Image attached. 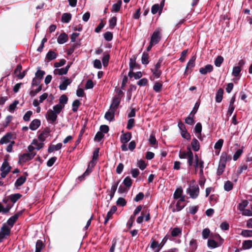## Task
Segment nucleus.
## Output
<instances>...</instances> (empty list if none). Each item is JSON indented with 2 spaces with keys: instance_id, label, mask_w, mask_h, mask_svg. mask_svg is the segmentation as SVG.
Returning <instances> with one entry per match:
<instances>
[{
  "instance_id": "nucleus-1",
  "label": "nucleus",
  "mask_w": 252,
  "mask_h": 252,
  "mask_svg": "<svg viewBox=\"0 0 252 252\" xmlns=\"http://www.w3.org/2000/svg\"><path fill=\"white\" fill-rule=\"evenodd\" d=\"M161 31L160 29L157 28L152 33L150 42L155 45L157 44L161 39Z\"/></svg>"
},
{
  "instance_id": "nucleus-2",
  "label": "nucleus",
  "mask_w": 252,
  "mask_h": 252,
  "mask_svg": "<svg viewBox=\"0 0 252 252\" xmlns=\"http://www.w3.org/2000/svg\"><path fill=\"white\" fill-rule=\"evenodd\" d=\"M187 192L189 194L191 198L195 199L199 193V189L197 185H193L188 188Z\"/></svg>"
},
{
  "instance_id": "nucleus-3",
  "label": "nucleus",
  "mask_w": 252,
  "mask_h": 252,
  "mask_svg": "<svg viewBox=\"0 0 252 252\" xmlns=\"http://www.w3.org/2000/svg\"><path fill=\"white\" fill-rule=\"evenodd\" d=\"M35 153H25L23 155H20L19 156L18 163H25L32 159Z\"/></svg>"
},
{
  "instance_id": "nucleus-4",
  "label": "nucleus",
  "mask_w": 252,
  "mask_h": 252,
  "mask_svg": "<svg viewBox=\"0 0 252 252\" xmlns=\"http://www.w3.org/2000/svg\"><path fill=\"white\" fill-rule=\"evenodd\" d=\"M57 117L58 115L52 110L49 109L47 111L46 118L47 121H50L51 124H53L57 120Z\"/></svg>"
},
{
  "instance_id": "nucleus-5",
  "label": "nucleus",
  "mask_w": 252,
  "mask_h": 252,
  "mask_svg": "<svg viewBox=\"0 0 252 252\" xmlns=\"http://www.w3.org/2000/svg\"><path fill=\"white\" fill-rule=\"evenodd\" d=\"M50 132V128L49 127H46L38 135V140L42 142H44L46 138L49 135Z\"/></svg>"
},
{
  "instance_id": "nucleus-6",
  "label": "nucleus",
  "mask_w": 252,
  "mask_h": 252,
  "mask_svg": "<svg viewBox=\"0 0 252 252\" xmlns=\"http://www.w3.org/2000/svg\"><path fill=\"white\" fill-rule=\"evenodd\" d=\"M21 215H22V212L21 211L15 214L13 216L8 219L6 222L7 224L12 228Z\"/></svg>"
},
{
  "instance_id": "nucleus-7",
  "label": "nucleus",
  "mask_w": 252,
  "mask_h": 252,
  "mask_svg": "<svg viewBox=\"0 0 252 252\" xmlns=\"http://www.w3.org/2000/svg\"><path fill=\"white\" fill-rule=\"evenodd\" d=\"M121 100V96L115 95L113 98L112 102L110 105V108L116 110L119 107Z\"/></svg>"
},
{
  "instance_id": "nucleus-8",
  "label": "nucleus",
  "mask_w": 252,
  "mask_h": 252,
  "mask_svg": "<svg viewBox=\"0 0 252 252\" xmlns=\"http://www.w3.org/2000/svg\"><path fill=\"white\" fill-rule=\"evenodd\" d=\"M24 174L25 175H22L16 180L14 184V186L16 188H17L18 187L21 186L26 181L28 174L27 172H25L24 173Z\"/></svg>"
},
{
  "instance_id": "nucleus-9",
  "label": "nucleus",
  "mask_w": 252,
  "mask_h": 252,
  "mask_svg": "<svg viewBox=\"0 0 252 252\" xmlns=\"http://www.w3.org/2000/svg\"><path fill=\"white\" fill-rule=\"evenodd\" d=\"M123 133L120 137V140L122 143H127L131 138V133L130 132H126L124 133V131H122Z\"/></svg>"
},
{
  "instance_id": "nucleus-10",
  "label": "nucleus",
  "mask_w": 252,
  "mask_h": 252,
  "mask_svg": "<svg viewBox=\"0 0 252 252\" xmlns=\"http://www.w3.org/2000/svg\"><path fill=\"white\" fill-rule=\"evenodd\" d=\"M63 79L64 80V81L60 85L59 89L61 90H65L67 86L71 83L72 81L71 79L66 77H63Z\"/></svg>"
},
{
  "instance_id": "nucleus-11",
  "label": "nucleus",
  "mask_w": 252,
  "mask_h": 252,
  "mask_svg": "<svg viewBox=\"0 0 252 252\" xmlns=\"http://www.w3.org/2000/svg\"><path fill=\"white\" fill-rule=\"evenodd\" d=\"M115 111V110L110 108L109 110L107 112H106L105 114V119L110 122L114 120Z\"/></svg>"
},
{
  "instance_id": "nucleus-12",
  "label": "nucleus",
  "mask_w": 252,
  "mask_h": 252,
  "mask_svg": "<svg viewBox=\"0 0 252 252\" xmlns=\"http://www.w3.org/2000/svg\"><path fill=\"white\" fill-rule=\"evenodd\" d=\"M213 66L211 64H208L205 66L204 67H201L199 69V72L205 75L207 73H210L213 70Z\"/></svg>"
},
{
  "instance_id": "nucleus-13",
  "label": "nucleus",
  "mask_w": 252,
  "mask_h": 252,
  "mask_svg": "<svg viewBox=\"0 0 252 252\" xmlns=\"http://www.w3.org/2000/svg\"><path fill=\"white\" fill-rule=\"evenodd\" d=\"M41 122L39 119H34L30 124L29 127L32 130H36L40 126Z\"/></svg>"
},
{
  "instance_id": "nucleus-14",
  "label": "nucleus",
  "mask_w": 252,
  "mask_h": 252,
  "mask_svg": "<svg viewBox=\"0 0 252 252\" xmlns=\"http://www.w3.org/2000/svg\"><path fill=\"white\" fill-rule=\"evenodd\" d=\"M12 138V134L11 132H7L0 140V144H7L10 142Z\"/></svg>"
},
{
  "instance_id": "nucleus-15",
  "label": "nucleus",
  "mask_w": 252,
  "mask_h": 252,
  "mask_svg": "<svg viewBox=\"0 0 252 252\" xmlns=\"http://www.w3.org/2000/svg\"><path fill=\"white\" fill-rule=\"evenodd\" d=\"M223 92L224 90L222 88H219L217 91L215 97V100L217 102L220 103L221 101L223 98Z\"/></svg>"
},
{
  "instance_id": "nucleus-16",
  "label": "nucleus",
  "mask_w": 252,
  "mask_h": 252,
  "mask_svg": "<svg viewBox=\"0 0 252 252\" xmlns=\"http://www.w3.org/2000/svg\"><path fill=\"white\" fill-rule=\"evenodd\" d=\"M22 196V195L19 193L12 194L9 195V198L10 199V201L11 202V204H13V205L14 203H15L19 199H20Z\"/></svg>"
},
{
  "instance_id": "nucleus-17",
  "label": "nucleus",
  "mask_w": 252,
  "mask_h": 252,
  "mask_svg": "<svg viewBox=\"0 0 252 252\" xmlns=\"http://www.w3.org/2000/svg\"><path fill=\"white\" fill-rule=\"evenodd\" d=\"M231 160V156L228 155L227 154L226 152H222L220 157V162L222 163H225L226 164V162L227 161H230Z\"/></svg>"
},
{
  "instance_id": "nucleus-18",
  "label": "nucleus",
  "mask_w": 252,
  "mask_h": 252,
  "mask_svg": "<svg viewBox=\"0 0 252 252\" xmlns=\"http://www.w3.org/2000/svg\"><path fill=\"white\" fill-rule=\"evenodd\" d=\"M68 39V35L65 32L62 33L58 37L57 41L60 44L65 43Z\"/></svg>"
},
{
  "instance_id": "nucleus-19",
  "label": "nucleus",
  "mask_w": 252,
  "mask_h": 252,
  "mask_svg": "<svg viewBox=\"0 0 252 252\" xmlns=\"http://www.w3.org/2000/svg\"><path fill=\"white\" fill-rule=\"evenodd\" d=\"M0 232L6 236H9L11 233V227H9L5 223H3L0 228Z\"/></svg>"
},
{
  "instance_id": "nucleus-20",
  "label": "nucleus",
  "mask_w": 252,
  "mask_h": 252,
  "mask_svg": "<svg viewBox=\"0 0 252 252\" xmlns=\"http://www.w3.org/2000/svg\"><path fill=\"white\" fill-rule=\"evenodd\" d=\"M57 57V54L54 51L50 50L46 54V60L48 62L51 61L54 59H55Z\"/></svg>"
},
{
  "instance_id": "nucleus-21",
  "label": "nucleus",
  "mask_w": 252,
  "mask_h": 252,
  "mask_svg": "<svg viewBox=\"0 0 252 252\" xmlns=\"http://www.w3.org/2000/svg\"><path fill=\"white\" fill-rule=\"evenodd\" d=\"M142 75V73L141 71L134 72L133 71H130L128 73V76L130 78L134 77L136 80L141 78Z\"/></svg>"
},
{
  "instance_id": "nucleus-22",
  "label": "nucleus",
  "mask_w": 252,
  "mask_h": 252,
  "mask_svg": "<svg viewBox=\"0 0 252 252\" xmlns=\"http://www.w3.org/2000/svg\"><path fill=\"white\" fill-rule=\"evenodd\" d=\"M148 140L150 144L152 146H154L155 145L158 146V142L156 138L155 132L154 131L152 132Z\"/></svg>"
},
{
  "instance_id": "nucleus-23",
  "label": "nucleus",
  "mask_w": 252,
  "mask_h": 252,
  "mask_svg": "<svg viewBox=\"0 0 252 252\" xmlns=\"http://www.w3.org/2000/svg\"><path fill=\"white\" fill-rule=\"evenodd\" d=\"M191 146L193 150L195 152H197L200 149V144L198 141L195 138H193L191 142Z\"/></svg>"
},
{
  "instance_id": "nucleus-24",
  "label": "nucleus",
  "mask_w": 252,
  "mask_h": 252,
  "mask_svg": "<svg viewBox=\"0 0 252 252\" xmlns=\"http://www.w3.org/2000/svg\"><path fill=\"white\" fill-rule=\"evenodd\" d=\"M12 207L13 204L8 203L6 207H4L0 203V213L2 212L3 214H6L9 212Z\"/></svg>"
},
{
  "instance_id": "nucleus-25",
  "label": "nucleus",
  "mask_w": 252,
  "mask_h": 252,
  "mask_svg": "<svg viewBox=\"0 0 252 252\" xmlns=\"http://www.w3.org/2000/svg\"><path fill=\"white\" fill-rule=\"evenodd\" d=\"M62 147V144L59 143L57 145H51L49 146L48 149V152L49 153L53 152L54 151H58L61 149Z\"/></svg>"
},
{
  "instance_id": "nucleus-26",
  "label": "nucleus",
  "mask_w": 252,
  "mask_h": 252,
  "mask_svg": "<svg viewBox=\"0 0 252 252\" xmlns=\"http://www.w3.org/2000/svg\"><path fill=\"white\" fill-rule=\"evenodd\" d=\"M45 247V244L41 240H38L35 245V252H41L42 250Z\"/></svg>"
},
{
  "instance_id": "nucleus-27",
  "label": "nucleus",
  "mask_w": 252,
  "mask_h": 252,
  "mask_svg": "<svg viewBox=\"0 0 252 252\" xmlns=\"http://www.w3.org/2000/svg\"><path fill=\"white\" fill-rule=\"evenodd\" d=\"M195 60L196 57L195 56L191 57L187 64L186 67V72L189 69H190L194 66Z\"/></svg>"
},
{
  "instance_id": "nucleus-28",
  "label": "nucleus",
  "mask_w": 252,
  "mask_h": 252,
  "mask_svg": "<svg viewBox=\"0 0 252 252\" xmlns=\"http://www.w3.org/2000/svg\"><path fill=\"white\" fill-rule=\"evenodd\" d=\"M122 4V1L121 0H119L117 3L113 4L111 12H119L120 10Z\"/></svg>"
},
{
  "instance_id": "nucleus-29",
  "label": "nucleus",
  "mask_w": 252,
  "mask_h": 252,
  "mask_svg": "<svg viewBox=\"0 0 252 252\" xmlns=\"http://www.w3.org/2000/svg\"><path fill=\"white\" fill-rule=\"evenodd\" d=\"M104 56L102 59V62L104 67L108 66L109 61L110 58V56L108 53L106 52L103 53Z\"/></svg>"
},
{
  "instance_id": "nucleus-30",
  "label": "nucleus",
  "mask_w": 252,
  "mask_h": 252,
  "mask_svg": "<svg viewBox=\"0 0 252 252\" xmlns=\"http://www.w3.org/2000/svg\"><path fill=\"white\" fill-rule=\"evenodd\" d=\"M195 132L199 134V136H198L197 137L200 140H202V138L201 137V133L202 131V125L200 123H197L194 128Z\"/></svg>"
},
{
  "instance_id": "nucleus-31",
  "label": "nucleus",
  "mask_w": 252,
  "mask_h": 252,
  "mask_svg": "<svg viewBox=\"0 0 252 252\" xmlns=\"http://www.w3.org/2000/svg\"><path fill=\"white\" fill-rule=\"evenodd\" d=\"M71 14L69 13H64L62 16V21L63 23H67L71 19Z\"/></svg>"
},
{
  "instance_id": "nucleus-32",
  "label": "nucleus",
  "mask_w": 252,
  "mask_h": 252,
  "mask_svg": "<svg viewBox=\"0 0 252 252\" xmlns=\"http://www.w3.org/2000/svg\"><path fill=\"white\" fill-rule=\"evenodd\" d=\"M183 190L181 187L177 188L173 194V198L175 199H179L183 194Z\"/></svg>"
},
{
  "instance_id": "nucleus-33",
  "label": "nucleus",
  "mask_w": 252,
  "mask_h": 252,
  "mask_svg": "<svg viewBox=\"0 0 252 252\" xmlns=\"http://www.w3.org/2000/svg\"><path fill=\"white\" fill-rule=\"evenodd\" d=\"M149 54L147 52H144L142 54V58H141V62L143 64L147 65L149 63Z\"/></svg>"
},
{
  "instance_id": "nucleus-34",
  "label": "nucleus",
  "mask_w": 252,
  "mask_h": 252,
  "mask_svg": "<svg viewBox=\"0 0 252 252\" xmlns=\"http://www.w3.org/2000/svg\"><path fill=\"white\" fill-rule=\"evenodd\" d=\"M243 249L244 250H247L252 248V240H245L243 241L242 244Z\"/></svg>"
},
{
  "instance_id": "nucleus-35",
  "label": "nucleus",
  "mask_w": 252,
  "mask_h": 252,
  "mask_svg": "<svg viewBox=\"0 0 252 252\" xmlns=\"http://www.w3.org/2000/svg\"><path fill=\"white\" fill-rule=\"evenodd\" d=\"M182 228L179 227L174 228L171 232V235L172 237H177L182 233Z\"/></svg>"
},
{
  "instance_id": "nucleus-36",
  "label": "nucleus",
  "mask_w": 252,
  "mask_h": 252,
  "mask_svg": "<svg viewBox=\"0 0 252 252\" xmlns=\"http://www.w3.org/2000/svg\"><path fill=\"white\" fill-rule=\"evenodd\" d=\"M45 74V72L43 70H40V67H38V70L35 73V76L34 78L41 80L43 78Z\"/></svg>"
},
{
  "instance_id": "nucleus-37",
  "label": "nucleus",
  "mask_w": 252,
  "mask_h": 252,
  "mask_svg": "<svg viewBox=\"0 0 252 252\" xmlns=\"http://www.w3.org/2000/svg\"><path fill=\"white\" fill-rule=\"evenodd\" d=\"M225 166L226 164H225V163H222L219 162V167L217 173L218 176H220L223 173L225 168Z\"/></svg>"
},
{
  "instance_id": "nucleus-38",
  "label": "nucleus",
  "mask_w": 252,
  "mask_h": 252,
  "mask_svg": "<svg viewBox=\"0 0 252 252\" xmlns=\"http://www.w3.org/2000/svg\"><path fill=\"white\" fill-rule=\"evenodd\" d=\"M63 108L64 105H62L61 104H58L53 106V111L58 115L60 113Z\"/></svg>"
},
{
  "instance_id": "nucleus-39",
  "label": "nucleus",
  "mask_w": 252,
  "mask_h": 252,
  "mask_svg": "<svg viewBox=\"0 0 252 252\" xmlns=\"http://www.w3.org/2000/svg\"><path fill=\"white\" fill-rule=\"evenodd\" d=\"M233 185L230 181H227L224 185V189L225 191H229L232 189Z\"/></svg>"
},
{
  "instance_id": "nucleus-40",
  "label": "nucleus",
  "mask_w": 252,
  "mask_h": 252,
  "mask_svg": "<svg viewBox=\"0 0 252 252\" xmlns=\"http://www.w3.org/2000/svg\"><path fill=\"white\" fill-rule=\"evenodd\" d=\"M189 245L191 250L192 251V252H194L197 248L196 240L192 239L189 242Z\"/></svg>"
},
{
  "instance_id": "nucleus-41",
  "label": "nucleus",
  "mask_w": 252,
  "mask_h": 252,
  "mask_svg": "<svg viewBox=\"0 0 252 252\" xmlns=\"http://www.w3.org/2000/svg\"><path fill=\"white\" fill-rule=\"evenodd\" d=\"M81 103L78 99H76L73 101L72 103V111L76 112L77 111L79 106L80 105Z\"/></svg>"
},
{
  "instance_id": "nucleus-42",
  "label": "nucleus",
  "mask_w": 252,
  "mask_h": 252,
  "mask_svg": "<svg viewBox=\"0 0 252 252\" xmlns=\"http://www.w3.org/2000/svg\"><path fill=\"white\" fill-rule=\"evenodd\" d=\"M66 69H65L64 68H62L60 69H55L54 70V74L55 75L58 74L60 75L66 74L67 72Z\"/></svg>"
},
{
  "instance_id": "nucleus-43",
  "label": "nucleus",
  "mask_w": 252,
  "mask_h": 252,
  "mask_svg": "<svg viewBox=\"0 0 252 252\" xmlns=\"http://www.w3.org/2000/svg\"><path fill=\"white\" fill-rule=\"evenodd\" d=\"M129 71H133L135 68L140 69L141 65L136 62L129 63Z\"/></svg>"
},
{
  "instance_id": "nucleus-44",
  "label": "nucleus",
  "mask_w": 252,
  "mask_h": 252,
  "mask_svg": "<svg viewBox=\"0 0 252 252\" xmlns=\"http://www.w3.org/2000/svg\"><path fill=\"white\" fill-rule=\"evenodd\" d=\"M123 183L126 187L129 188L132 185V181L129 176H127L124 180Z\"/></svg>"
},
{
  "instance_id": "nucleus-45",
  "label": "nucleus",
  "mask_w": 252,
  "mask_h": 252,
  "mask_svg": "<svg viewBox=\"0 0 252 252\" xmlns=\"http://www.w3.org/2000/svg\"><path fill=\"white\" fill-rule=\"evenodd\" d=\"M162 84L158 82H156L154 86L153 90L157 93H159L161 91Z\"/></svg>"
},
{
  "instance_id": "nucleus-46",
  "label": "nucleus",
  "mask_w": 252,
  "mask_h": 252,
  "mask_svg": "<svg viewBox=\"0 0 252 252\" xmlns=\"http://www.w3.org/2000/svg\"><path fill=\"white\" fill-rule=\"evenodd\" d=\"M249 202L247 200H244L238 205V209L240 211L245 209V208L248 206Z\"/></svg>"
},
{
  "instance_id": "nucleus-47",
  "label": "nucleus",
  "mask_w": 252,
  "mask_h": 252,
  "mask_svg": "<svg viewBox=\"0 0 252 252\" xmlns=\"http://www.w3.org/2000/svg\"><path fill=\"white\" fill-rule=\"evenodd\" d=\"M68 97L65 94H62L59 98V103L64 105L67 103Z\"/></svg>"
},
{
  "instance_id": "nucleus-48",
  "label": "nucleus",
  "mask_w": 252,
  "mask_h": 252,
  "mask_svg": "<svg viewBox=\"0 0 252 252\" xmlns=\"http://www.w3.org/2000/svg\"><path fill=\"white\" fill-rule=\"evenodd\" d=\"M42 86L43 85L41 84L39 85L36 89L31 91L29 93L30 95L32 97L35 96L37 93L42 90Z\"/></svg>"
},
{
  "instance_id": "nucleus-49",
  "label": "nucleus",
  "mask_w": 252,
  "mask_h": 252,
  "mask_svg": "<svg viewBox=\"0 0 252 252\" xmlns=\"http://www.w3.org/2000/svg\"><path fill=\"white\" fill-rule=\"evenodd\" d=\"M199 105H200V102L197 101L195 103V105L192 109V110L191 111V112L190 113V114L189 115H190L192 117H194L195 114L197 112V110L198 109Z\"/></svg>"
},
{
  "instance_id": "nucleus-50",
  "label": "nucleus",
  "mask_w": 252,
  "mask_h": 252,
  "mask_svg": "<svg viewBox=\"0 0 252 252\" xmlns=\"http://www.w3.org/2000/svg\"><path fill=\"white\" fill-rule=\"evenodd\" d=\"M223 58L221 56H218L215 60V65L217 67H220L223 63Z\"/></svg>"
},
{
  "instance_id": "nucleus-51",
  "label": "nucleus",
  "mask_w": 252,
  "mask_h": 252,
  "mask_svg": "<svg viewBox=\"0 0 252 252\" xmlns=\"http://www.w3.org/2000/svg\"><path fill=\"white\" fill-rule=\"evenodd\" d=\"M160 9L159 5L158 4H155L152 6L151 12L153 14H155L159 11V13L160 14L161 12H160Z\"/></svg>"
},
{
  "instance_id": "nucleus-52",
  "label": "nucleus",
  "mask_w": 252,
  "mask_h": 252,
  "mask_svg": "<svg viewBox=\"0 0 252 252\" xmlns=\"http://www.w3.org/2000/svg\"><path fill=\"white\" fill-rule=\"evenodd\" d=\"M241 71V69L240 66H234L233 68L232 74L234 77H237L240 75V73Z\"/></svg>"
},
{
  "instance_id": "nucleus-53",
  "label": "nucleus",
  "mask_w": 252,
  "mask_h": 252,
  "mask_svg": "<svg viewBox=\"0 0 252 252\" xmlns=\"http://www.w3.org/2000/svg\"><path fill=\"white\" fill-rule=\"evenodd\" d=\"M109 23L110 28L111 29H114L117 24V17L113 16L109 20Z\"/></svg>"
},
{
  "instance_id": "nucleus-54",
  "label": "nucleus",
  "mask_w": 252,
  "mask_h": 252,
  "mask_svg": "<svg viewBox=\"0 0 252 252\" xmlns=\"http://www.w3.org/2000/svg\"><path fill=\"white\" fill-rule=\"evenodd\" d=\"M207 245L209 247L212 248H216L219 246L218 243L212 239H209L208 240Z\"/></svg>"
},
{
  "instance_id": "nucleus-55",
  "label": "nucleus",
  "mask_w": 252,
  "mask_h": 252,
  "mask_svg": "<svg viewBox=\"0 0 252 252\" xmlns=\"http://www.w3.org/2000/svg\"><path fill=\"white\" fill-rule=\"evenodd\" d=\"M241 235L245 237H252V230H243L242 231Z\"/></svg>"
},
{
  "instance_id": "nucleus-56",
  "label": "nucleus",
  "mask_w": 252,
  "mask_h": 252,
  "mask_svg": "<svg viewBox=\"0 0 252 252\" xmlns=\"http://www.w3.org/2000/svg\"><path fill=\"white\" fill-rule=\"evenodd\" d=\"M103 36L105 40L107 41H110L112 40L113 35L111 32H107L103 34Z\"/></svg>"
},
{
  "instance_id": "nucleus-57",
  "label": "nucleus",
  "mask_w": 252,
  "mask_h": 252,
  "mask_svg": "<svg viewBox=\"0 0 252 252\" xmlns=\"http://www.w3.org/2000/svg\"><path fill=\"white\" fill-rule=\"evenodd\" d=\"M223 143V140L222 139H220L215 144L214 148L216 150H220L222 148Z\"/></svg>"
},
{
  "instance_id": "nucleus-58",
  "label": "nucleus",
  "mask_w": 252,
  "mask_h": 252,
  "mask_svg": "<svg viewBox=\"0 0 252 252\" xmlns=\"http://www.w3.org/2000/svg\"><path fill=\"white\" fill-rule=\"evenodd\" d=\"M116 204L118 206H125L126 204V199L123 197H119L116 201Z\"/></svg>"
},
{
  "instance_id": "nucleus-59",
  "label": "nucleus",
  "mask_w": 252,
  "mask_h": 252,
  "mask_svg": "<svg viewBox=\"0 0 252 252\" xmlns=\"http://www.w3.org/2000/svg\"><path fill=\"white\" fill-rule=\"evenodd\" d=\"M8 167H11L9 165V163L7 161V159H4V161L2 164V165L0 167L1 171H5L6 169H8Z\"/></svg>"
},
{
  "instance_id": "nucleus-60",
  "label": "nucleus",
  "mask_w": 252,
  "mask_h": 252,
  "mask_svg": "<svg viewBox=\"0 0 252 252\" xmlns=\"http://www.w3.org/2000/svg\"><path fill=\"white\" fill-rule=\"evenodd\" d=\"M104 135L102 132L100 131H98L94 136V140L97 142H100L104 137Z\"/></svg>"
},
{
  "instance_id": "nucleus-61",
  "label": "nucleus",
  "mask_w": 252,
  "mask_h": 252,
  "mask_svg": "<svg viewBox=\"0 0 252 252\" xmlns=\"http://www.w3.org/2000/svg\"><path fill=\"white\" fill-rule=\"evenodd\" d=\"M243 152V150L242 149H238L236 152L235 153L234 155H233V160L236 161L237 160L239 157L241 156Z\"/></svg>"
},
{
  "instance_id": "nucleus-62",
  "label": "nucleus",
  "mask_w": 252,
  "mask_h": 252,
  "mask_svg": "<svg viewBox=\"0 0 252 252\" xmlns=\"http://www.w3.org/2000/svg\"><path fill=\"white\" fill-rule=\"evenodd\" d=\"M194 117H192L189 115L188 117L185 119V123L189 125H192L194 123Z\"/></svg>"
},
{
  "instance_id": "nucleus-63",
  "label": "nucleus",
  "mask_w": 252,
  "mask_h": 252,
  "mask_svg": "<svg viewBox=\"0 0 252 252\" xmlns=\"http://www.w3.org/2000/svg\"><path fill=\"white\" fill-rule=\"evenodd\" d=\"M18 104H19V101L15 100L12 103L9 105L8 110L11 112H13L16 108Z\"/></svg>"
},
{
  "instance_id": "nucleus-64",
  "label": "nucleus",
  "mask_w": 252,
  "mask_h": 252,
  "mask_svg": "<svg viewBox=\"0 0 252 252\" xmlns=\"http://www.w3.org/2000/svg\"><path fill=\"white\" fill-rule=\"evenodd\" d=\"M118 238L117 237L114 238L112 242V245L110 248L109 252H114L116 245L117 244Z\"/></svg>"
}]
</instances>
